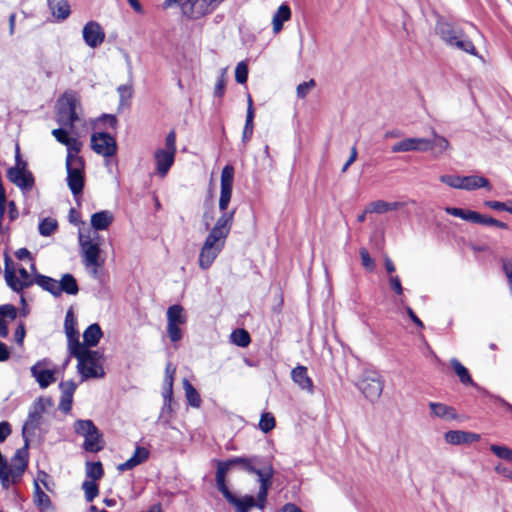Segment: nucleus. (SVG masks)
I'll list each match as a JSON object with an SVG mask.
<instances>
[{"instance_id":"obj_1","label":"nucleus","mask_w":512,"mask_h":512,"mask_svg":"<svg viewBox=\"0 0 512 512\" xmlns=\"http://www.w3.org/2000/svg\"><path fill=\"white\" fill-rule=\"evenodd\" d=\"M243 471L257 476L259 508L263 509L268 492L273 485L275 470L272 461L268 457L259 455L245 456Z\"/></svg>"},{"instance_id":"obj_2","label":"nucleus","mask_w":512,"mask_h":512,"mask_svg":"<svg viewBox=\"0 0 512 512\" xmlns=\"http://www.w3.org/2000/svg\"><path fill=\"white\" fill-rule=\"evenodd\" d=\"M69 353L78 360L77 370L82 380L104 377L105 372L100 363L102 355L98 351L90 350L83 344H77Z\"/></svg>"},{"instance_id":"obj_3","label":"nucleus","mask_w":512,"mask_h":512,"mask_svg":"<svg viewBox=\"0 0 512 512\" xmlns=\"http://www.w3.org/2000/svg\"><path fill=\"white\" fill-rule=\"evenodd\" d=\"M436 32L448 46L473 56L478 55L473 42L459 25L448 21H439L436 25Z\"/></svg>"},{"instance_id":"obj_4","label":"nucleus","mask_w":512,"mask_h":512,"mask_svg":"<svg viewBox=\"0 0 512 512\" xmlns=\"http://www.w3.org/2000/svg\"><path fill=\"white\" fill-rule=\"evenodd\" d=\"M35 284L54 297H60L62 293L76 295L79 292L77 280L70 273L63 274L59 281L46 275L36 274Z\"/></svg>"},{"instance_id":"obj_5","label":"nucleus","mask_w":512,"mask_h":512,"mask_svg":"<svg viewBox=\"0 0 512 512\" xmlns=\"http://www.w3.org/2000/svg\"><path fill=\"white\" fill-rule=\"evenodd\" d=\"M56 120L59 128H77L82 119L77 113V99L73 93H64L56 103Z\"/></svg>"},{"instance_id":"obj_6","label":"nucleus","mask_w":512,"mask_h":512,"mask_svg":"<svg viewBox=\"0 0 512 512\" xmlns=\"http://www.w3.org/2000/svg\"><path fill=\"white\" fill-rule=\"evenodd\" d=\"M76 434L84 437L83 448L87 452L97 453L104 447L102 433L92 420H77L74 423Z\"/></svg>"},{"instance_id":"obj_7","label":"nucleus","mask_w":512,"mask_h":512,"mask_svg":"<svg viewBox=\"0 0 512 512\" xmlns=\"http://www.w3.org/2000/svg\"><path fill=\"white\" fill-rule=\"evenodd\" d=\"M176 154V134L174 130L166 136L165 146L154 152L155 170L157 175L165 177L173 166Z\"/></svg>"},{"instance_id":"obj_8","label":"nucleus","mask_w":512,"mask_h":512,"mask_svg":"<svg viewBox=\"0 0 512 512\" xmlns=\"http://www.w3.org/2000/svg\"><path fill=\"white\" fill-rule=\"evenodd\" d=\"M67 185L74 196L82 193L84 187V160L79 155L66 156Z\"/></svg>"},{"instance_id":"obj_9","label":"nucleus","mask_w":512,"mask_h":512,"mask_svg":"<svg viewBox=\"0 0 512 512\" xmlns=\"http://www.w3.org/2000/svg\"><path fill=\"white\" fill-rule=\"evenodd\" d=\"M100 237L94 233L92 237L89 233L79 232V245L82 252V262L84 266H103L104 260L100 259L101 249L98 239Z\"/></svg>"},{"instance_id":"obj_10","label":"nucleus","mask_w":512,"mask_h":512,"mask_svg":"<svg viewBox=\"0 0 512 512\" xmlns=\"http://www.w3.org/2000/svg\"><path fill=\"white\" fill-rule=\"evenodd\" d=\"M53 405V400L50 397H39L32 403L27 420L22 428L23 438H27V433H34V431L40 426L42 415L48 408H52Z\"/></svg>"},{"instance_id":"obj_11","label":"nucleus","mask_w":512,"mask_h":512,"mask_svg":"<svg viewBox=\"0 0 512 512\" xmlns=\"http://www.w3.org/2000/svg\"><path fill=\"white\" fill-rule=\"evenodd\" d=\"M358 388L361 390L366 399L371 402L376 401L382 394L383 381L376 371L366 370L363 372Z\"/></svg>"},{"instance_id":"obj_12","label":"nucleus","mask_w":512,"mask_h":512,"mask_svg":"<svg viewBox=\"0 0 512 512\" xmlns=\"http://www.w3.org/2000/svg\"><path fill=\"white\" fill-rule=\"evenodd\" d=\"M91 148L96 154L110 158L117 153L118 146L115 136L106 130H98L91 135Z\"/></svg>"},{"instance_id":"obj_13","label":"nucleus","mask_w":512,"mask_h":512,"mask_svg":"<svg viewBox=\"0 0 512 512\" xmlns=\"http://www.w3.org/2000/svg\"><path fill=\"white\" fill-rule=\"evenodd\" d=\"M28 445V438H24V446L17 449L10 462H8V472L11 474L13 484H17L21 481L27 469L29 460Z\"/></svg>"},{"instance_id":"obj_14","label":"nucleus","mask_w":512,"mask_h":512,"mask_svg":"<svg viewBox=\"0 0 512 512\" xmlns=\"http://www.w3.org/2000/svg\"><path fill=\"white\" fill-rule=\"evenodd\" d=\"M225 241L207 235L199 254V266L208 269L224 248Z\"/></svg>"},{"instance_id":"obj_15","label":"nucleus","mask_w":512,"mask_h":512,"mask_svg":"<svg viewBox=\"0 0 512 512\" xmlns=\"http://www.w3.org/2000/svg\"><path fill=\"white\" fill-rule=\"evenodd\" d=\"M216 8L211 0H187L181 5L182 13L190 19H199Z\"/></svg>"},{"instance_id":"obj_16","label":"nucleus","mask_w":512,"mask_h":512,"mask_svg":"<svg viewBox=\"0 0 512 512\" xmlns=\"http://www.w3.org/2000/svg\"><path fill=\"white\" fill-rule=\"evenodd\" d=\"M245 456H236L232 457L226 461H217V470H216V486L218 490L223 494L227 492L229 489L226 485V475L227 472L234 466H239L241 470L244 468Z\"/></svg>"},{"instance_id":"obj_17","label":"nucleus","mask_w":512,"mask_h":512,"mask_svg":"<svg viewBox=\"0 0 512 512\" xmlns=\"http://www.w3.org/2000/svg\"><path fill=\"white\" fill-rule=\"evenodd\" d=\"M7 178L19 187L22 192L31 191L35 184L33 174L24 166L9 168L7 170Z\"/></svg>"},{"instance_id":"obj_18","label":"nucleus","mask_w":512,"mask_h":512,"mask_svg":"<svg viewBox=\"0 0 512 512\" xmlns=\"http://www.w3.org/2000/svg\"><path fill=\"white\" fill-rule=\"evenodd\" d=\"M83 40L90 48H97L105 40V32L96 21L87 22L82 30Z\"/></svg>"},{"instance_id":"obj_19","label":"nucleus","mask_w":512,"mask_h":512,"mask_svg":"<svg viewBox=\"0 0 512 512\" xmlns=\"http://www.w3.org/2000/svg\"><path fill=\"white\" fill-rule=\"evenodd\" d=\"M221 216L217 219L215 225L210 230L209 234L210 236H214L217 239L226 241V238L229 235V232L231 230L235 210L231 211H221Z\"/></svg>"},{"instance_id":"obj_20","label":"nucleus","mask_w":512,"mask_h":512,"mask_svg":"<svg viewBox=\"0 0 512 512\" xmlns=\"http://www.w3.org/2000/svg\"><path fill=\"white\" fill-rule=\"evenodd\" d=\"M73 131L74 130H52V134L58 142L66 146L67 155L76 156L81 150L82 143L78 140L76 135L71 133Z\"/></svg>"},{"instance_id":"obj_21","label":"nucleus","mask_w":512,"mask_h":512,"mask_svg":"<svg viewBox=\"0 0 512 512\" xmlns=\"http://www.w3.org/2000/svg\"><path fill=\"white\" fill-rule=\"evenodd\" d=\"M64 330L67 337L68 350L71 352L75 349L77 344H82L79 341V331L77 329V319L74 315L72 308H69L65 315Z\"/></svg>"},{"instance_id":"obj_22","label":"nucleus","mask_w":512,"mask_h":512,"mask_svg":"<svg viewBox=\"0 0 512 512\" xmlns=\"http://www.w3.org/2000/svg\"><path fill=\"white\" fill-rule=\"evenodd\" d=\"M229 504L234 506L236 512H248L253 507L259 508V500L252 495L237 497L230 490L222 494Z\"/></svg>"},{"instance_id":"obj_23","label":"nucleus","mask_w":512,"mask_h":512,"mask_svg":"<svg viewBox=\"0 0 512 512\" xmlns=\"http://www.w3.org/2000/svg\"><path fill=\"white\" fill-rule=\"evenodd\" d=\"M46 360L38 361L31 367V374L41 388H47L50 384L56 381L55 372L50 369H45Z\"/></svg>"},{"instance_id":"obj_24","label":"nucleus","mask_w":512,"mask_h":512,"mask_svg":"<svg viewBox=\"0 0 512 512\" xmlns=\"http://www.w3.org/2000/svg\"><path fill=\"white\" fill-rule=\"evenodd\" d=\"M291 378L301 390H304L309 394H313L314 385L312 379L308 375L307 367L298 365L293 368L291 371Z\"/></svg>"},{"instance_id":"obj_25","label":"nucleus","mask_w":512,"mask_h":512,"mask_svg":"<svg viewBox=\"0 0 512 512\" xmlns=\"http://www.w3.org/2000/svg\"><path fill=\"white\" fill-rule=\"evenodd\" d=\"M444 439L452 445L469 444L480 439V435L462 430H450L445 433Z\"/></svg>"},{"instance_id":"obj_26","label":"nucleus","mask_w":512,"mask_h":512,"mask_svg":"<svg viewBox=\"0 0 512 512\" xmlns=\"http://www.w3.org/2000/svg\"><path fill=\"white\" fill-rule=\"evenodd\" d=\"M47 6L57 22H63L71 14V7L67 0H47Z\"/></svg>"},{"instance_id":"obj_27","label":"nucleus","mask_w":512,"mask_h":512,"mask_svg":"<svg viewBox=\"0 0 512 512\" xmlns=\"http://www.w3.org/2000/svg\"><path fill=\"white\" fill-rule=\"evenodd\" d=\"M427 142L424 138H407L397 142L392 146L393 152H406V151H427Z\"/></svg>"},{"instance_id":"obj_28","label":"nucleus","mask_w":512,"mask_h":512,"mask_svg":"<svg viewBox=\"0 0 512 512\" xmlns=\"http://www.w3.org/2000/svg\"><path fill=\"white\" fill-rule=\"evenodd\" d=\"M20 278L14 274L13 280L8 287L16 293H21L24 289L29 288L35 283V278L32 279L28 271L24 267L18 268Z\"/></svg>"},{"instance_id":"obj_29","label":"nucleus","mask_w":512,"mask_h":512,"mask_svg":"<svg viewBox=\"0 0 512 512\" xmlns=\"http://www.w3.org/2000/svg\"><path fill=\"white\" fill-rule=\"evenodd\" d=\"M479 188H486L491 190L492 186L490 181L483 176L470 175L462 177L461 189L472 191Z\"/></svg>"},{"instance_id":"obj_30","label":"nucleus","mask_w":512,"mask_h":512,"mask_svg":"<svg viewBox=\"0 0 512 512\" xmlns=\"http://www.w3.org/2000/svg\"><path fill=\"white\" fill-rule=\"evenodd\" d=\"M404 205H405L404 202H399V201L386 202L383 200H377V201L371 202L366 207V212H374V213H378V214H383L388 211L401 209L402 207H404Z\"/></svg>"},{"instance_id":"obj_31","label":"nucleus","mask_w":512,"mask_h":512,"mask_svg":"<svg viewBox=\"0 0 512 512\" xmlns=\"http://www.w3.org/2000/svg\"><path fill=\"white\" fill-rule=\"evenodd\" d=\"M429 407L433 417L441 418L444 420H452L457 416L455 410L452 407L443 403L430 402Z\"/></svg>"},{"instance_id":"obj_32","label":"nucleus","mask_w":512,"mask_h":512,"mask_svg":"<svg viewBox=\"0 0 512 512\" xmlns=\"http://www.w3.org/2000/svg\"><path fill=\"white\" fill-rule=\"evenodd\" d=\"M113 221V215L110 211L103 210L92 214L91 226L96 231L105 230Z\"/></svg>"},{"instance_id":"obj_33","label":"nucleus","mask_w":512,"mask_h":512,"mask_svg":"<svg viewBox=\"0 0 512 512\" xmlns=\"http://www.w3.org/2000/svg\"><path fill=\"white\" fill-rule=\"evenodd\" d=\"M102 335L100 326L97 323H93L85 329L83 333L84 343L82 344L87 348L94 347L99 343Z\"/></svg>"},{"instance_id":"obj_34","label":"nucleus","mask_w":512,"mask_h":512,"mask_svg":"<svg viewBox=\"0 0 512 512\" xmlns=\"http://www.w3.org/2000/svg\"><path fill=\"white\" fill-rule=\"evenodd\" d=\"M427 142L425 146H427V151H432L435 155H439L443 153L449 146L447 139L444 137L438 136L433 133L431 137L424 138Z\"/></svg>"},{"instance_id":"obj_35","label":"nucleus","mask_w":512,"mask_h":512,"mask_svg":"<svg viewBox=\"0 0 512 512\" xmlns=\"http://www.w3.org/2000/svg\"><path fill=\"white\" fill-rule=\"evenodd\" d=\"M167 323L184 325L187 321V316L184 308L179 304H174L168 307L167 312Z\"/></svg>"},{"instance_id":"obj_36","label":"nucleus","mask_w":512,"mask_h":512,"mask_svg":"<svg viewBox=\"0 0 512 512\" xmlns=\"http://www.w3.org/2000/svg\"><path fill=\"white\" fill-rule=\"evenodd\" d=\"M35 503L40 512H54V506L49 496L40 488L39 484L35 481Z\"/></svg>"},{"instance_id":"obj_37","label":"nucleus","mask_w":512,"mask_h":512,"mask_svg":"<svg viewBox=\"0 0 512 512\" xmlns=\"http://www.w3.org/2000/svg\"><path fill=\"white\" fill-rule=\"evenodd\" d=\"M291 17V10L287 4H282L278 7L276 13L273 16L272 25L273 31L278 33L283 27V23L289 20Z\"/></svg>"},{"instance_id":"obj_38","label":"nucleus","mask_w":512,"mask_h":512,"mask_svg":"<svg viewBox=\"0 0 512 512\" xmlns=\"http://www.w3.org/2000/svg\"><path fill=\"white\" fill-rule=\"evenodd\" d=\"M183 389L185 391V396L189 405L194 408H199L202 403L200 394L186 378L183 379Z\"/></svg>"},{"instance_id":"obj_39","label":"nucleus","mask_w":512,"mask_h":512,"mask_svg":"<svg viewBox=\"0 0 512 512\" xmlns=\"http://www.w3.org/2000/svg\"><path fill=\"white\" fill-rule=\"evenodd\" d=\"M450 364L455 374L459 377L461 383L465 385L470 384L472 386H475V383L473 382L468 369L465 366H463L458 359L452 358L450 360Z\"/></svg>"},{"instance_id":"obj_40","label":"nucleus","mask_w":512,"mask_h":512,"mask_svg":"<svg viewBox=\"0 0 512 512\" xmlns=\"http://www.w3.org/2000/svg\"><path fill=\"white\" fill-rule=\"evenodd\" d=\"M173 381L174 376L172 374L165 375L164 381H163V399H164V407L170 409L171 402H172V395H173Z\"/></svg>"},{"instance_id":"obj_41","label":"nucleus","mask_w":512,"mask_h":512,"mask_svg":"<svg viewBox=\"0 0 512 512\" xmlns=\"http://www.w3.org/2000/svg\"><path fill=\"white\" fill-rule=\"evenodd\" d=\"M58 227V223L55 219L47 217L44 218L40 223L38 227L39 234L41 236H50L52 235Z\"/></svg>"},{"instance_id":"obj_42","label":"nucleus","mask_w":512,"mask_h":512,"mask_svg":"<svg viewBox=\"0 0 512 512\" xmlns=\"http://www.w3.org/2000/svg\"><path fill=\"white\" fill-rule=\"evenodd\" d=\"M104 474L101 462H87L86 463V476L92 481H96L102 478Z\"/></svg>"},{"instance_id":"obj_43","label":"nucleus","mask_w":512,"mask_h":512,"mask_svg":"<svg viewBox=\"0 0 512 512\" xmlns=\"http://www.w3.org/2000/svg\"><path fill=\"white\" fill-rule=\"evenodd\" d=\"M231 338L232 342L239 347H246L251 341L249 333L244 329H237L232 332Z\"/></svg>"},{"instance_id":"obj_44","label":"nucleus","mask_w":512,"mask_h":512,"mask_svg":"<svg viewBox=\"0 0 512 512\" xmlns=\"http://www.w3.org/2000/svg\"><path fill=\"white\" fill-rule=\"evenodd\" d=\"M234 179V168L226 165L221 172V188L232 189Z\"/></svg>"},{"instance_id":"obj_45","label":"nucleus","mask_w":512,"mask_h":512,"mask_svg":"<svg viewBox=\"0 0 512 512\" xmlns=\"http://www.w3.org/2000/svg\"><path fill=\"white\" fill-rule=\"evenodd\" d=\"M275 418L269 413H263L259 421V428L262 432L268 433L275 427Z\"/></svg>"},{"instance_id":"obj_46","label":"nucleus","mask_w":512,"mask_h":512,"mask_svg":"<svg viewBox=\"0 0 512 512\" xmlns=\"http://www.w3.org/2000/svg\"><path fill=\"white\" fill-rule=\"evenodd\" d=\"M82 488L87 502H92L97 497L99 490L95 481H85Z\"/></svg>"},{"instance_id":"obj_47","label":"nucleus","mask_w":512,"mask_h":512,"mask_svg":"<svg viewBox=\"0 0 512 512\" xmlns=\"http://www.w3.org/2000/svg\"><path fill=\"white\" fill-rule=\"evenodd\" d=\"M490 450L498 457L507 461L512 462V449L506 446H500L493 444L490 446Z\"/></svg>"},{"instance_id":"obj_48","label":"nucleus","mask_w":512,"mask_h":512,"mask_svg":"<svg viewBox=\"0 0 512 512\" xmlns=\"http://www.w3.org/2000/svg\"><path fill=\"white\" fill-rule=\"evenodd\" d=\"M248 79V66L246 62L241 61L237 64L235 69V80L239 84H244Z\"/></svg>"},{"instance_id":"obj_49","label":"nucleus","mask_w":512,"mask_h":512,"mask_svg":"<svg viewBox=\"0 0 512 512\" xmlns=\"http://www.w3.org/2000/svg\"><path fill=\"white\" fill-rule=\"evenodd\" d=\"M167 335L171 342L177 343L182 339L181 325L167 323Z\"/></svg>"},{"instance_id":"obj_50","label":"nucleus","mask_w":512,"mask_h":512,"mask_svg":"<svg viewBox=\"0 0 512 512\" xmlns=\"http://www.w3.org/2000/svg\"><path fill=\"white\" fill-rule=\"evenodd\" d=\"M462 177L457 175H441L439 179L451 188L461 189Z\"/></svg>"},{"instance_id":"obj_51","label":"nucleus","mask_w":512,"mask_h":512,"mask_svg":"<svg viewBox=\"0 0 512 512\" xmlns=\"http://www.w3.org/2000/svg\"><path fill=\"white\" fill-rule=\"evenodd\" d=\"M316 86V82L313 79H310L309 81L300 83L297 86L296 92L298 98H305L308 93Z\"/></svg>"},{"instance_id":"obj_52","label":"nucleus","mask_w":512,"mask_h":512,"mask_svg":"<svg viewBox=\"0 0 512 512\" xmlns=\"http://www.w3.org/2000/svg\"><path fill=\"white\" fill-rule=\"evenodd\" d=\"M232 189L221 188L220 190V198H219V209L220 211H225L228 208V205L231 200Z\"/></svg>"},{"instance_id":"obj_53","label":"nucleus","mask_w":512,"mask_h":512,"mask_svg":"<svg viewBox=\"0 0 512 512\" xmlns=\"http://www.w3.org/2000/svg\"><path fill=\"white\" fill-rule=\"evenodd\" d=\"M14 274H15V269L13 267V262H12L11 258L8 255H6L5 256L4 278H5L7 285L12 282Z\"/></svg>"},{"instance_id":"obj_54","label":"nucleus","mask_w":512,"mask_h":512,"mask_svg":"<svg viewBox=\"0 0 512 512\" xmlns=\"http://www.w3.org/2000/svg\"><path fill=\"white\" fill-rule=\"evenodd\" d=\"M61 395L73 396L77 389V384L73 380L62 381L59 384Z\"/></svg>"},{"instance_id":"obj_55","label":"nucleus","mask_w":512,"mask_h":512,"mask_svg":"<svg viewBox=\"0 0 512 512\" xmlns=\"http://www.w3.org/2000/svg\"><path fill=\"white\" fill-rule=\"evenodd\" d=\"M359 254H360V258H361L363 267L365 269H367L368 271H372L375 267V262L369 255L367 249L361 248Z\"/></svg>"},{"instance_id":"obj_56","label":"nucleus","mask_w":512,"mask_h":512,"mask_svg":"<svg viewBox=\"0 0 512 512\" xmlns=\"http://www.w3.org/2000/svg\"><path fill=\"white\" fill-rule=\"evenodd\" d=\"M117 91L120 97L121 105H124L132 97L133 94V90L130 85H120L117 88Z\"/></svg>"},{"instance_id":"obj_57","label":"nucleus","mask_w":512,"mask_h":512,"mask_svg":"<svg viewBox=\"0 0 512 512\" xmlns=\"http://www.w3.org/2000/svg\"><path fill=\"white\" fill-rule=\"evenodd\" d=\"M502 268L507 277L510 292L512 291V260L509 258H502Z\"/></svg>"},{"instance_id":"obj_58","label":"nucleus","mask_w":512,"mask_h":512,"mask_svg":"<svg viewBox=\"0 0 512 512\" xmlns=\"http://www.w3.org/2000/svg\"><path fill=\"white\" fill-rule=\"evenodd\" d=\"M0 316L13 320L17 316V309L11 304L1 305L0 306Z\"/></svg>"},{"instance_id":"obj_59","label":"nucleus","mask_w":512,"mask_h":512,"mask_svg":"<svg viewBox=\"0 0 512 512\" xmlns=\"http://www.w3.org/2000/svg\"><path fill=\"white\" fill-rule=\"evenodd\" d=\"M224 74H225V70H223L221 72L220 76L218 77V79L216 81L215 88H214V95L219 98L222 97L225 92L226 81H225Z\"/></svg>"},{"instance_id":"obj_60","label":"nucleus","mask_w":512,"mask_h":512,"mask_svg":"<svg viewBox=\"0 0 512 512\" xmlns=\"http://www.w3.org/2000/svg\"><path fill=\"white\" fill-rule=\"evenodd\" d=\"M0 483L3 489H9L10 485L13 484L11 480V474L7 468H0Z\"/></svg>"},{"instance_id":"obj_61","label":"nucleus","mask_w":512,"mask_h":512,"mask_svg":"<svg viewBox=\"0 0 512 512\" xmlns=\"http://www.w3.org/2000/svg\"><path fill=\"white\" fill-rule=\"evenodd\" d=\"M254 108L251 96H248V108L244 128H253Z\"/></svg>"},{"instance_id":"obj_62","label":"nucleus","mask_w":512,"mask_h":512,"mask_svg":"<svg viewBox=\"0 0 512 512\" xmlns=\"http://www.w3.org/2000/svg\"><path fill=\"white\" fill-rule=\"evenodd\" d=\"M73 396L61 395L59 409L63 413H69L72 408Z\"/></svg>"},{"instance_id":"obj_63","label":"nucleus","mask_w":512,"mask_h":512,"mask_svg":"<svg viewBox=\"0 0 512 512\" xmlns=\"http://www.w3.org/2000/svg\"><path fill=\"white\" fill-rule=\"evenodd\" d=\"M389 285H390L391 289L395 292V294H397V295L403 294V287H402L399 276H397V275L390 276Z\"/></svg>"},{"instance_id":"obj_64","label":"nucleus","mask_w":512,"mask_h":512,"mask_svg":"<svg viewBox=\"0 0 512 512\" xmlns=\"http://www.w3.org/2000/svg\"><path fill=\"white\" fill-rule=\"evenodd\" d=\"M132 457L139 461V464L143 463L144 461H146L149 457V451L144 448V447H136L135 451H134V454L132 455Z\"/></svg>"}]
</instances>
